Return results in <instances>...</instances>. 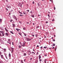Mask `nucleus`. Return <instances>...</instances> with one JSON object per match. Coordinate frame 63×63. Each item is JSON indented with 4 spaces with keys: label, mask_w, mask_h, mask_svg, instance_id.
<instances>
[{
    "label": "nucleus",
    "mask_w": 63,
    "mask_h": 63,
    "mask_svg": "<svg viewBox=\"0 0 63 63\" xmlns=\"http://www.w3.org/2000/svg\"><path fill=\"white\" fill-rule=\"evenodd\" d=\"M38 36V34H36L35 35V36L36 37H37V36Z\"/></svg>",
    "instance_id": "2f4dec72"
},
{
    "label": "nucleus",
    "mask_w": 63,
    "mask_h": 63,
    "mask_svg": "<svg viewBox=\"0 0 63 63\" xmlns=\"http://www.w3.org/2000/svg\"><path fill=\"white\" fill-rule=\"evenodd\" d=\"M33 25H35V23H33Z\"/></svg>",
    "instance_id": "864d4df0"
},
{
    "label": "nucleus",
    "mask_w": 63,
    "mask_h": 63,
    "mask_svg": "<svg viewBox=\"0 0 63 63\" xmlns=\"http://www.w3.org/2000/svg\"><path fill=\"white\" fill-rule=\"evenodd\" d=\"M54 37H56V36L55 35H54Z\"/></svg>",
    "instance_id": "338daca9"
},
{
    "label": "nucleus",
    "mask_w": 63,
    "mask_h": 63,
    "mask_svg": "<svg viewBox=\"0 0 63 63\" xmlns=\"http://www.w3.org/2000/svg\"><path fill=\"white\" fill-rule=\"evenodd\" d=\"M53 46H55V44L54 43L53 44Z\"/></svg>",
    "instance_id": "393cba45"
},
{
    "label": "nucleus",
    "mask_w": 63,
    "mask_h": 63,
    "mask_svg": "<svg viewBox=\"0 0 63 63\" xmlns=\"http://www.w3.org/2000/svg\"><path fill=\"white\" fill-rule=\"evenodd\" d=\"M2 19H0V21H2Z\"/></svg>",
    "instance_id": "c85d7f7f"
},
{
    "label": "nucleus",
    "mask_w": 63,
    "mask_h": 63,
    "mask_svg": "<svg viewBox=\"0 0 63 63\" xmlns=\"http://www.w3.org/2000/svg\"><path fill=\"white\" fill-rule=\"evenodd\" d=\"M44 48H47V47H44Z\"/></svg>",
    "instance_id": "cd10ccee"
},
{
    "label": "nucleus",
    "mask_w": 63,
    "mask_h": 63,
    "mask_svg": "<svg viewBox=\"0 0 63 63\" xmlns=\"http://www.w3.org/2000/svg\"><path fill=\"white\" fill-rule=\"evenodd\" d=\"M16 30H17V31H18L19 30L18 29H16Z\"/></svg>",
    "instance_id": "2eb2a0df"
},
{
    "label": "nucleus",
    "mask_w": 63,
    "mask_h": 63,
    "mask_svg": "<svg viewBox=\"0 0 63 63\" xmlns=\"http://www.w3.org/2000/svg\"><path fill=\"white\" fill-rule=\"evenodd\" d=\"M19 44L21 45V42H20Z\"/></svg>",
    "instance_id": "6e6d98bb"
},
{
    "label": "nucleus",
    "mask_w": 63,
    "mask_h": 63,
    "mask_svg": "<svg viewBox=\"0 0 63 63\" xmlns=\"http://www.w3.org/2000/svg\"><path fill=\"white\" fill-rule=\"evenodd\" d=\"M53 41H54V42L55 41V39H53Z\"/></svg>",
    "instance_id": "c9c22d12"
},
{
    "label": "nucleus",
    "mask_w": 63,
    "mask_h": 63,
    "mask_svg": "<svg viewBox=\"0 0 63 63\" xmlns=\"http://www.w3.org/2000/svg\"><path fill=\"white\" fill-rule=\"evenodd\" d=\"M12 44L13 45H14V42H13Z\"/></svg>",
    "instance_id": "a19ab883"
},
{
    "label": "nucleus",
    "mask_w": 63,
    "mask_h": 63,
    "mask_svg": "<svg viewBox=\"0 0 63 63\" xmlns=\"http://www.w3.org/2000/svg\"><path fill=\"white\" fill-rule=\"evenodd\" d=\"M40 61H42V60L41 59H40L39 60Z\"/></svg>",
    "instance_id": "ea45409f"
},
{
    "label": "nucleus",
    "mask_w": 63,
    "mask_h": 63,
    "mask_svg": "<svg viewBox=\"0 0 63 63\" xmlns=\"http://www.w3.org/2000/svg\"><path fill=\"white\" fill-rule=\"evenodd\" d=\"M18 6H20L21 7H22V4L20 3L18 4Z\"/></svg>",
    "instance_id": "7ed1b4c3"
},
{
    "label": "nucleus",
    "mask_w": 63,
    "mask_h": 63,
    "mask_svg": "<svg viewBox=\"0 0 63 63\" xmlns=\"http://www.w3.org/2000/svg\"><path fill=\"white\" fill-rule=\"evenodd\" d=\"M4 52H6V49H4Z\"/></svg>",
    "instance_id": "ddd939ff"
},
{
    "label": "nucleus",
    "mask_w": 63,
    "mask_h": 63,
    "mask_svg": "<svg viewBox=\"0 0 63 63\" xmlns=\"http://www.w3.org/2000/svg\"><path fill=\"white\" fill-rule=\"evenodd\" d=\"M45 63H46V61H45Z\"/></svg>",
    "instance_id": "0e129e2a"
},
{
    "label": "nucleus",
    "mask_w": 63,
    "mask_h": 63,
    "mask_svg": "<svg viewBox=\"0 0 63 63\" xmlns=\"http://www.w3.org/2000/svg\"><path fill=\"white\" fill-rule=\"evenodd\" d=\"M1 53H2L1 52V51H0V55L1 54Z\"/></svg>",
    "instance_id": "de8ad7c7"
},
{
    "label": "nucleus",
    "mask_w": 63,
    "mask_h": 63,
    "mask_svg": "<svg viewBox=\"0 0 63 63\" xmlns=\"http://www.w3.org/2000/svg\"><path fill=\"white\" fill-rule=\"evenodd\" d=\"M56 49H57V47H56L55 48V51H56Z\"/></svg>",
    "instance_id": "b1692460"
},
{
    "label": "nucleus",
    "mask_w": 63,
    "mask_h": 63,
    "mask_svg": "<svg viewBox=\"0 0 63 63\" xmlns=\"http://www.w3.org/2000/svg\"><path fill=\"white\" fill-rule=\"evenodd\" d=\"M1 58H3L4 57H3V56L2 55H1Z\"/></svg>",
    "instance_id": "423d86ee"
},
{
    "label": "nucleus",
    "mask_w": 63,
    "mask_h": 63,
    "mask_svg": "<svg viewBox=\"0 0 63 63\" xmlns=\"http://www.w3.org/2000/svg\"><path fill=\"white\" fill-rule=\"evenodd\" d=\"M30 13L31 14H32V11Z\"/></svg>",
    "instance_id": "8fccbe9b"
},
{
    "label": "nucleus",
    "mask_w": 63,
    "mask_h": 63,
    "mask_svg": "<svg viewBox=\"0 0 63 63\" xmlns=\"http://www.w3.org/2000/svg\"><path fill=\"white\" fill-rule=\"evenodd\" d=\"M19 47L20 48H21V46H19Z\"/></svg>",
    "instance_id": "a878e982"
},
{
    "label": "nucleus",
    "mask_w": 63,
    "mask_h": 63,
    "mask_svg": "<svg viewBox=\"0 0 63 63\" xmlns=\"http://www.w3.org/2000/svg\"><path fill=\"white\" fill-rule=\"evenodd\" d=\"M26 12L25 11H24V12H23V14H26Z\"/></svg>",
    "instance_id": "1a4fd4ad"
},
{
    "label": "nucleus",
    "mask_w": 63,
    "mask_h": 63,
    "mask_svg": "<svg viewBox=\"0 0 63 63\" xmlns=\"http://www.w3.org/2000/svg\"><path fill=\"white\" fill-rule=\"evenodd\" d=\"M11 49L12 50V52H13V51H14V48H13L11 47Z\"/></svg>",
    "instance_id": "20e7f679"
},
{
    "label": "nucleus",
    "mask_w": 63,
    "mask_h": 63,
    "mask_svg": "<svg viewBox=\"0 0 63 63\" xmlns=\"http://www.w3.org/2000/svg\"><path fill=\"white\" fill-rule=\"evenodd\" d=\"M44 38H46V36H45Z\"/></svg>",
    "instance_id": "bf43d9fd"
},
{
    "label": "nucleus",
    "mask_w": 63,
    "mask_h": 63,
    "mask_svg": "<svg viewBox=\"0 0 63 63\" xmlns=\"http://www.w3.org/2000/svg\"><path fill=\"white\" fill-rule=\"evenodd\" d=\"M24 61H25V60H25H25H24Z\"/></svg>",
    "instance_id": "774afa93"
},
{
    "label": "nucleus",
    "mask_w": 63,
    "mask_h": 63,
    "mask_svg": "<svg viewBox=\"0 0 63 63\" xmlns=\"http://www.w3.org/2000/svg\"><path fill=\"white\" fill-rule=\"evenodd\" d=\"M0 33H1L2 34V35L1 34V33H0V36L2 37V36H4L5 35V33L3 31H0Z\"/></svg>",
    "instance_id": "f257e3e1"
},
{
    "label": "nucleus",
    "mask_w": 63,
    "mask_h": 63,
    "mask_svg": "<svg viewBox=\"0 0 63 63\" xmlns=\"http://www.w3.org/2000/svg\"><path fill=\"white\" fill-rule=\"evenodd\" d=\"M5 29L6 32H8V30H7V28H5Z\"/></svg>",
    "instance_id": "39448f33"
},
{
    "label": "nucleus",
    "mask_w": 63,
    "mask_h": 63,
    "mask_svg": "<svg viewBox=\"0 0 63 63\" xmlns=\"http://www.w3.org/2000/svg\"><path fill=\"white\" fill-rule=\"evenodd\" d=\"M54 21V19H53L52 20V21Z\"/></svg>",
    "instance_id": "e433bc0d"
},
{
    "label": "nucleus",
    "mask_w": 63,
    "mask_h": 63,
    "mask_svg": "<svg viewBox=\"0 0 63 63\" xmlns=\"http://www.w3.org/2000/svg\"><path fill=\"white\" fill-rule=\"evenodd\" d=\"M51 48H49V49H51Z\"/></svg>",
    "instance_id": "052dcab7"
},
{
    "label": "nucleus",
    "mask_w": 63,
    "mask_h": 63,
    "mask_svg": "<svg viewBox=\"0 0 63 63\" xmlns=\"http://www.w3.org/2000/svg\"><path fill=\"white\" fill-rule=\"evenodd\" d=\"M32 36H33V37H34V35H32Z\"/></svg>",
    "instance_id": "58836bf2"
},
{
    "label": "nucleus",
    "mask_w": 63,
    "mask_h": 63,
    "mask_svg": "<svg viewBox=\"0 0 63 63\" xmlns=\"http://www.w3.org/2000/svg\"><path fill=\"white\" fill-rule=\"evenodd\" d=\"M32 58H31V59H30V60H32Z\"/></svg>",
    "instance_id": "680f3d73"
},
{
    "label": "nucleus",
    "mask_w": 63,
    "mask_h": 63,
    "mask_svg": "<svg viewBox=\"0 0 63 63\" xmlns=\"http://www.w3.org/2000/svg\"><path fill=\"white\" fill-rule=\"evenodd\" d=\"M48 16H49V17L50 16H49V15L48 14Z\"/></svg>",
    "instance_id": "c03bdc74"
},
{
    "label": "nucleus",
    "mask_w": 63,
    "mask_h": 63,
    "mask_svg": "<svg viewBox=\"0 0 63 63\" xmlns=\"http://www.w3.org/2000/svg\"><path fill=\"white\" fill-rule=\"evenodd\" d=\"M32 3L34 4V1H33V2H32Z\"/></svg>",
    "instance_id": "3c124183"
},
{
    "label": "nucleus",
    "mask_w": 63,
    "mask_h": 63,
    "mask_svg": "<svg viewBox=\"0 0 63 63\" xmlns=\"http://www.w3.org/2000/svg\"><path fill=\"white\" fill-rule=\"evenodd\" d=\"M51 39H53V37H52V38H51Z\"/></svg>",
    "instance_id": "13d9d810"
},
{
    "label": "nucleus",
    "mask_w": 63,
    "mask_h": 63,
    "mask_svg": "<svg viewBox=\"0 0 63 63\" xmlns=\"http://www.w3.org/2000/svg\"><path fill=\"white\" fill-rule=\"evenodd\" d=\"M9 57H11V54L10 53H9Z\"/></svg>",
    "instance_id": "0eeeda50"
},
{
    "label": "nucleus",
    "mask_w": 63,
    "mask_h": 63,
    "mask_svg": "<svg viewBox=\"0 0 63 63\" xmlns=\"http://www.w3.org/2000/svg\"><path fill=\"white\" fill-rule=\"evenodd\" d=\"M23 30H25V29H26L25 28H23Z\"/></svg>",
    "instance_id": "72a5a7b5"
},
{
    "label": "nucleus",
    "mask_w": 63,
    "mask_h": 63,
    "mask_svg": "<svg viewBox=\"0 0 63 63\" xmlns=\"http://www.w3.org/2000/svg\"><path fill=\"white\" fill-rule=\"evenodd\" d=\"M21 62L22 63H23V61L22 60H21Z\"/></svg>",
    "instance_id": "412c9836"
},
{
    "label": "nucleus",
    "mask_w": 63,
    "mask_h": 63,
    "mask_svg": "<svg viewBox=\"0 0 63 63\" xmlns=\"http://www.w3.org/2000/svg\"><path fill=\"white\" fill-rule=\"evenodd\" d=\"M24 56H26V54L25 53H24Z\"/></svg>",
    "instance_id": "f3484780"
},
{
    "label": "nucleus",
    "mask_w": 63,
    "mask_h": 63,
    "mask_svg": "<svg viewBox=\"0 0 63 63\" xmlns=\"http://www.w3.org/2000/svg\"><path fill=\"white\" fill-rule=\"evenodd\" d=\"M13 27H15V24H13Z\"/></svg>",
    "instance_id": "4468645a"
},
{
    "label": "nucleus",
    "mask_w": 63,
    "mask_h": 63,
    "mask_svg": "<svg viewBox=\"0 0 63 63\" xmlns=\"http://www.w3.org/2000/svg\"><path fill=\"white\" fill-rule=\"evenodd\" d=\"M5 35L7 36H8V35H9V34L7 33H5Z\"/></svg>",
    "instance_id": "6e6552de"
},
{
    "label": "nucleus",
    "mask_w": 63,
    "mask_h": 63,
    "mask_svg": "<svg viewBox=\"0 0 63 63\" xmlns=\"http://www.w3.org/2000/svg\"><path fill=\"white\" fill-rule=\"evenodd\" d=\"M38 5L39 6H40V3H38Z\"/></svg>",
    "instance_id": "7c9ffc66"
},
{
    "label": "nucleus",
    "mask_w": 63,
    "mask_h": 63,
    "mask_svg": "<svg viewBox=\"0 0 63 63\" xmlns=\"http://www.w3.org/2000/svg\"><path fill=\"white\" fill-rule=\"evenodd\" d=\"M25 43H23V45H22L23 47H24V46H25Z\"/></svg>",
    "instance_id": "f8f14e48"
},
{
    "label": "nucleus",
    "mask_w": 63,
    "mask_h": 63,
    "mask_svg": "<svg viewBox=\"0 0 63 63\" xmlns=\"http://www.w3.org/2000/svg\"><path fill=\"white\" fill-rule=\"evenodd\" d=\"M31 16L32 17H34V15H32Z\"/></svg>",
    "instance_id": "dca6fc26"
},
{
    "label": "nucleus",
    "mask_w": 63,
    "mask_h": 63,
    "mask_svg": "<svg viewBox=\"0 0 63 63\" xmlns=\"http://www.w3.org/2000/svg\"><path fill=\"white\" fill-rule=\"evenodd\" d=\"M6 10L7 11H8V9L7 8H6Z\"/></svg>",
    "instance_id": "f704fd0d"
},
{
    "label": "nucleus",
    "mask_w": 63,
    "mask_h": 63,
    "mask_svg": "<svg viewBox=\"0 0 63 63\" xmlns=\"http://www.w3.org/2000/svg\"><path fill=\"white\" fill-rule=\"evenodd\" d=\"M10 32L11 33H12L13 34H14V33L12 31H10Z\"/></svg>",
    "instance_id": "a211bd4d"
},
{
    "label": "nucleus",
    "mask_w": 63,
    "mask_h": 63,
    "mask_svg": "<svg viewBox=\"0 0 63 63\" xmlns=\"http://www.w3.org/2000/svg\"><path fill=\"white\" fill-rule=\"evenodd\" d=\"M39 27V26H36V28H38Z\"/></svg>",
    "instance_id": "6ab92c4d"
},
{
    "label": "nucleus",
    "mask_w": 63,
    "mask_h": 63,
    "mask_svg": "<svg viewBox=\"0 0 63 63\" xmlns=\"http://www.w3.org/2000/svg\"><path fill=\"white\" fill-rule=\"evenodd\" d=\"M32 53H34V54H35V53H34V52H32Z\"/></svg>",
    "instance_id": "c756f323"
},
{
    "label": "nucleus",
    "mask_w": 63,
    "mask_h": 63,
    "mask_svg": "<svg viewBox=\"0 0 63 63\" xmlns=\"http://www.w3.org/2000/svg\"><path fill=\"white\" fill-rule=\"evenodd\" d=\"M19 13H20V14H22V13L19 11H18Z\"/></svg>",
    "instance_id": "aec40b11"
},
{
    "label": "nucleus",
    "mask_w": 63,
    "mask_h": 63,
    "mask_svg": "<svg viewBox=\"0 0 63 63\" xmlns=\"http://www.w3.org/2000/svg\"><path fill=\"white\" fill-rule=\"evenodd\" d=\"M26 40H27V41H31V40H32L33 39V38H32L31 39H30V38H26Z\"/></svg>",
    "instance_id": "f03ea898"
},
{
    "label": "nucleus",
    "mask_w": 63,
    "mask_h": 63,
    "mask_svg": "<svg viewBox=\"0 0 63 63\" xmlns=\"http://www.w3.org/2000/svg\"><path fill=\"white\" fill-rule=\"evenodd\" d=\"M27 12H29V10H27Z\"/></svg>",
    "instance_id": "49530a36"
},
{
    "label": "nucleus",
    "mask_w": 63,
    "mask_h": 63,
    "mask_svg": "<svg viewBox=\"0 0 63 63\" xmlns=\"http://www.w3.org/2000/svg\"><path fill=\"white\" fill-rule=\"evenodd\" d=\"M9 43L10 44V45H11V42L10 43Z\"/></svg>",
    "instance_id": "79ce46f5"
},
{
    "label": "nucleus",
    "mask_w": 63,
    "mask_h": 63,
    "mask_svg": "<svg viewBox=\"0 0 63 63\" xmlns=\"http://www.w3.org/2000/svg\"><path fill=\"white\" fill-rule=\"evenodd\" d=\"M24 35L25 36H26V34H24Z\"/></svg>",
    "instance_id": "a18cd8bd"
},
{
    "label": "nucleus",
    "mask_w": 63,
    "mask_h": 63,
    "mask_svg": "<svg viewBox=\"0 0 63 63\" xmlns=\"http://www.w3.org/2000/svg\"><path fill=\"white\" fill-rule=\"evenodd\" d=\"M54 10H55V7H54Z\"/></svg>",
    "instance_id": "603ef678"
},
{
    "label": "nucleus",
    "mask_w": 63,
    "mask_h": 63,
    "mask_svg": "<svg viewBox=\"0 0 63 63\" xmlns=\"http://www.w3.org/2000/svg\"><path fill=\"white\" fill-rule=\"evenodd\" d=\"M37 47H39V46L38 45H37Z\"/></svg>",
    "instance_id": "4c0bfd02"
},
{
    "label": "nucleus",
    "mask_w": 63,
    "mask_h": 63,
    "mask_svg": "<svg viewBox=\"0 0 63 63\" xmlns=\"http://www.w3.org/2000/svg\"><path fill=\"white\" fill-rule=\"evenodd\" d=\"M53 49L54 48V47H53Z\"/></svg>",
    "instance_id": "69168bd1"
},
{
    "label": "nucleus",
    "mask_w": 63,
    "mask_h": 63,
    "mask_svg": "<svg viewBox=\"0 0 63 63\" xmlns=\"http://www.w3.org/2000/svg\"><path fill=\"white\" fill-rule=\"evenodd\" d=\"M19 22L20 23H21V22H20V21H19Z\"/></svg>",
    "instance_id": "e2e57ef3"
},
{
    "label": "nucleus",
    "mask_w": 63,
    "mask_h": 63,
    "mask_svg": "<svg viewBox=\"0 0 63 63\" xmlns=\"http://www.w3.org/2000/svg\"><path fill=\"white\" fill-rule=\"evenodd\" d=\"M27 24H29V22H27Z\"/></svg>",
    "instance_id": "4d7b16f0"
},
{
    "label": "nucleus",
    "mask_w": 63,
    "mask_h": 63,
    "mask_svg": "<svg viewBox=\"0 0 63 63\" xmlns=\"http://www.w3.org/2000/svg\"><path fill=\"white\" fill-rule=\"evenodd\" d=\"M41 58V56L40 55L39 56V59H40Z\"/></svg>",
    "instance_id": "9d476101"
},
{
    "label": "nucleus",
    "mask_w": 63,
    "mask_h": 63,
    "mask_svg": "<svg viewBox=\"0 0 63 63\" xmlns=\"http://www.w3.org/2000/svg\"><path fill=\"white\" fill-rule=\"evenodd\" d=\"M0 63H3V61H1L0 62Z\"/></svg>",
    "instance_id": "5701e85b"
},
{
    "label": "nucleus",
    "mask_w": 63,
    "mask_h": 63,
    "mask_svg": "<svg viewBox=\"0 0 63 63\" xmlns=\"http://www.w3.org/2000/svg\"><path fill=\"white\" fill-rule=\"evenodd\" d=\"M45 56H47V55H45Z\"/></svg>",
    "instance_id": "5fc2aeb1"
},
{
    "label": "nucleus",
    "mask_w": 63,
    "mask_h": 63,
    "mask_svg": "<svg viewBox=\"0 0 63 63\" xmlns=\"http://www.w3.org/2000/svg\"><path fill=\"white\" fill-rule=\"evenodd\" d=\"M46 23H48V22L47 21H46Z\"/></svg>",
    "instance_id": "09e8293b"
},
{
    "label": "nucleus",
    "mask_w": 63,
    "mask_h": 63,
    "mask_svg": "<svg viewBox=\"0 0 63 63\" xmlns=\"http://www.w3.org/2000/svg\"><path fill=\"white\" fill-rule=\"evenodd\" d=\"M20 16H23V15H20Z\"/></svg>",
    "instance_id": "473e14b6"
},
{
    "label": "nucleus",
    "mask_w": 63,
    "mask_h": 63,
    "mask_svg": "<svg viewBox=\"0 0 63 63\" xmlns=\"http://www.w3.org/2000/svg\"><path fill=\"white\" fill-rule=\"evenodd\" d=\"M14 18L15 19H16V20H17V18H16V17H14Z\"/></svg>",
    "instance_id": "9b49d317"
},
{
    "label": "nucleus",
    "mask_w": 63,
    "mask_h": 63,
    "mask_svg": "<svg viewBox=\"0 0 63 63\" xmlns=\"http://www.w3.org/2000/svg\"><path fill=\"white\" fill-rule=\"evenodd\" d=\"M40 48H43V47H40Z\"/></svg>",
    "instance_id": "37998d69"
},
{
    "label": "nucleus",
    "mask_w": 63,
    "mask_h": 63,
    "mask_svg": "<svg viewBox=\"0 0 63 63\" xmlns=\"http://www.w3.org/2000/svg\"><path fill=\"white\" fill-rule=\"evenodd\" d=\"M18 34H19V35H20L21 36V33H18Z\"/></svg>",
    "instance_id": "4be33fe9"
},
{
    "label": "nucleus",
    "mask_w": 63,
    "mask_h": 63,
    "mask_svg": "<svg viewBox=\"0 0 63 63\" xmlns=\"http://www.w3.org/2000/svg\"><path fill=\"white\" fill-rule=\"evenodd\" d=\"M8 41L9 42H10L11 41V39H8Z\"/></svg>",
    "instance_id": "bb28decb"
}]
</instances>
